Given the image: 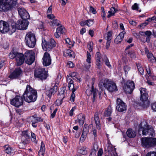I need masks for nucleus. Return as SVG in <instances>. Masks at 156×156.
Returning <instances> with one entry per match:
<instances>
[{"label": "nucleus", "instance_id": "nucleus-23", "mask_svg": "<svg viewBox=\"0 0 156 156\" xmlns=\"http://www.w3.org/2000/svg\"><path fill=\"white\" fill-rule=\"evenodd\" d=\"M15 59L16 61V65L20 66L24 63L25 60L24 55L23 54L19 53Z\"/></svg>", "mask_w": 156, "mask_h": 156}, {"label": "nucleus", "instance_id": "nucleus-44", "mask_svg": "<svg viewBox=\"0 0 156 156\" xmlns=\"http://www.w3.org/2000/svg\"><path fill=\"white\" fill-rule=\"evenodd\" d=\"M79 153L83 155H85L87 154V150L86 148L85 147H81L79 150Z\"/></svg>", "mask_w": 156, "mask_h": 156}, {"label": "nucleus", "instance_id": "nucleus-52", "mask_svg": "<svg viewBox=\"0 0 156 156\" xmlns=\"http://www.w3.org/2000/svg\"><path fill=\"white\" fill-rule=\"evenodd\" d=\"M60 98H61V99H57L56 101V104L58 106L61 105L62 103V101L63 98L61 97Z\"/></svg>", "mask_w": 156, "mask_h": 156}, {"label": "nucleus", "instance_id": "nucleus-42", "mask_svg": "<svg viewBox=\"0 0 156 156\" xmlns=\"http://www.w3.org/2000/svg\"><path fill=\"white\" fill-rule=\"evenodd\" d=\"M19 53L15 51H11L10 53L9 54V58L12 59L13 58H16V55L18 54Z\"/></svg>", "mask_w": 156, "mask_h": 156}, {"label": "nucleus", "instance_id": "nucleus-20", "mask_svg": "<svg viewBox=\"0 0 156 156\" xmlns=\"http://www.w3.org/2000/svg\"><path fill=\"white\" fill-rule=\"evenodd\" d=\"M89 126L87 124H85L84 125L82 133L80 138V140L83 142L85 140L89 133Z\"/></svg>", "mask_w": 156, "mask_h": 156}, {"label": "nucleus", "instance_id": "nucleus-11", "mask_svg": "<svg viewBox=\"0 0 156 156\" xmlns=\"http://www.w3.org/2000/svg\"><path fill=\"white\" fill-rule=\"evenodd\" d=\"M139 90L140 94V100L144 102V103H147V105H145L144 104L143 105L142 107L144 108H146L148 106V103L147 101L148 97L147 90L145 88L141 87L140 88Z\"/></svg>", "mask_w": 156, "mask_h": 156}, {"label": "nucleus", "instance_id": "nucleus-60", "mask_svg": "<svg viewBox=\"0 0 156 156\" xmlns=\"http://www.w3.org/2000/svg\"><path fill=\"white\" fill-rule=\"evenodd\" d=\"M76 109L75 107H73L72 108L70 111L69 112V115L70 116H72L73 115V112L74 110Z\"/></svg>", "mask_w": 156, "mask_h": 156}, {"label": "nucleus", "instance_id": "nucleus-58", "mask_svg": "<svg viewBox=\"0 0 156 156\" xmlns=\"http://www.w3.org/2000/svg\"><path fill=\"white\" fill-rule=\"evenodd\" d=\"M47 17L50 19L54 20L55 18V16L52 14H49L47 15Z\"/></svg>", "mask_w": 156, "mask_h": 156}, {"label": "nucleus", "instance_id": "nucleus-40", "mask_svg": "<svg viewBox=\"0 0 156 156\" xmlns=\"http://www.w3.org/2000/svg\"><path fill=\"white\" fill-rule=\"evenodd\" d=\"M56 30L57 32L61 34H65L66 32V30L64 27L61 25L57 28Z\"/></svg>", "mask_w": 156, "mask_h": 156}, {"label": "nucleus", "instance_id": "nucleus-46", "mask_svg": "<svg viewBox=\"0 0 156 156\" xmlns=\"http://www.w3.org/2000/svg\"><path fill=\"white\" fill-rule=\"evenodd\" d=\"M77 73L76 72H73L69 74V76L73 78V80H75L77 78Z\"/></svg>", "mask_w": 156, "mask_h": 156}, {"label": "nucleus", "instance_id": "nucleus-36", "mask_svg": "<svg viewBox=\"0 0 156 156\" xmlns=\"http://www.w3.org/2000/svg\"><path fill=\"white\" fill-rule=\"evenodd\" d=\"M67 90L66 87H64L60 88V91L59 92V94L62 95V98H64L65 96L67 95Z\"/></svg>", "mask_w": 156, "mask_h": 156}, {"label": "nucleus", "instance_id": "nucleus-3", "mask_svg": "<svg viewBox=\"0 0 156 156\" xmlns=\"http://www.w3.org/2000/svg\"><path fill=\"white\" fill-rule=\"evenodd\" d=\"M17 0H0V12H5L12 10Z\"/></svg>", "mask_w": 156, "mask_h": 156}, {"label": "nucleus", "instance_id": "nucleus-4", "mask_svg": "<svg viewBox=\"0 0 156 156\" xmlns=\"http://www.w3.org/2000/svg\"><path fill=\"white\" fill-rule=\"evenodd\" d=\"M138 133L143 135L148 134L149 136H153L154 135V131L153 128L151 126H149L146 121H143L140 124Z\"/></svg>", "mask_w": 156, "mask_h": 156}, {"label": "nucleus", "instance_id": "nucleus-43", "mask_svg": "<svg viewBox=\"0 0 156 156\" xmlns=\"http://www.w3.org/2000/svg\"><path fill=\"white\" fill-rule=\"evenodd\" d=\"M136 65L138 69V70L140 73L141 75H143L144 73V69L141 66V65L139 64H136Z\"/></svg>", "mask_w": 156, "mask_h": 156}, {"label": "nucleus", "instance_id": "nucleus-16", "mask_svg": "<svg viewBox=\"0 0 156 156\" xmlns=\"http://www.w3.org/2000/svg\"><path fill=\"white\" fill-rule=\"evenodd\" d=\"M22 74V71L20 68L16 69L9 76V77L11 80L17 79L20 77Z\"/></svg>", "mask_w": 156, "mask_h": 156}, {"label": "nucleus", "instance_id": "nucleus-12", "mask_svg": "<svg viewBox=\"0 0 156 156\" xmlns=\"http://www.w3.org/2000/svg\"><path fill=\"white\" fill-rule=\"evenodd\" d=\"M135 88V84L132 81H127L124 84L123 88L126 94H130Z\"/></svg>", "mask_w": 156, "mask_h": 156}, {"label": "nucleus", "instance_id": "nucleus-26", "mask_svg": "<svg viewBox=\"0 0 156 156\" xmlns=\"http://www.w3.org/2000/svg\"><path fill=\"white\" fill-rule=\"evenodd\" d=\"M144 52L147 55L148 60L151 62H153L156 58L149 51L147 47H146L144 48Z\"/></svg>", "mask_w": 156, "mask_h": 156}, {"label": "nucleus", "instance_id": "nucleus-29", "mask_svg": "<svg viewBox=\"0 0 156 156\" xmlns=\"http://www.w3.org/2000/svg\"><path fill=\"white\" fill-rule=\"evenodd\" d=\"M126 33L125 32L123 31L121 32L114 40V42L116 44H118L121 43L123 39L124 35Z\"/></svg>", "mask_w": 156, "mask_h": 156}, {"label": "nucleus", "instance_id": "nucleus-39", "mask_svg": "<svg viewBox=\"0 0 156 156\" xmlns=\"http://www.w3.org/2000/svg\"><path fill=\"white\" fill-rule=\"evenodd\" d=\"M51 26L55 27L61 25V22L59 20L57 19H55L51 21L49 23Z\"/></svg>", "mask_w": 156, "mask_h": 156}, {"label": "nucleus", "instance_id": "nucleus-50", "mask_svg": "<svg viewBox=\"0 0 156 156\" xmlns=\"http://www.w3.org/2000/svg\"><path fill=\"white\" fill-rule=\"evenodd\" d=\"M31 140L34 142H36V136L35 134L31 132Z\"/></svg>", "mask_w": 156, "mask_h": 156}, {"label": "nucleus", "instance_id": "nucleus-38", "mask_svg": "<svg viewBox=\"0 0 156 156\" xmlns=\"http://www.w3.org/2000/svg\"><path fill=\"white\" fill-rule=\"evenodd\" d=\"M112 112V107L109 106L105 111L104 113V115L105 116H110L111 115Z\"/></svg>", "mask_w": 156, "mask_h": 156}, {"label": "nucleus", "instance_id": "nucleus-45", "mask_svg": "<svg viewBox=\"0 0 156 156\" xmlns=\"http://www.w3.org/2000/svg\"><path fill=\"white\" fill-rule=\"evenodd\" d=\"M131 69L130 67L128 66H124L123 67V69L126 75L127 74L128 72Z\"/></svg>", "mask_w": 156, "mask_h": 156}, {"label": "nucleus", "instance_id": "nucleus-54", "mask_svg": "<svg viewBox=\"0 0 156 156\" xmlns=\"http://www.w3.org/2000/svg\"><path fill=\"white\" fill-rule=\"evenodd\" d=\"M105 64L109 68L111 67V66L109 60L107 57L105 58Z\"/></svg>", "mask_w": 156, "mask_h": 156}, {"label": "nucleus", "instance_id": "nucleus-47", "mask_svg": "<svg viewBox=\"0 0 156 156\" xmlns=\"http://www.w3.org/2000/svg\"><path fill=\"white\" fill-rule=\"evenodd\" d=\"M87 22V25L88 27H90L94 23V21L92 20H86Z\"/></svg>", "mask_w": 156, "mask_h": 156}, {"label": "nucleus", "instance_id": "nucleus-14", "mask_svg": "<svg viewBox=\"0 0 156 156\" xmlns=\"http://www.w3.org/2000/svg\"><path fill=\"white\" fill-rule=\"evenodd\" d=\"M117 106L116 108L119 112H122L126 110V105L120 98H117L116 100Z\"/></svg>", "mask_w": 156, "mask_h": 156}, {"label": "nucleus", "instance_id": "nucleus-48", "mask_svg": "<svg viewBox=\"0 0 156 156\" xmlns=\"http://www.w3.org/2000/svg\"><path fill=\"white\" fill-rule=\"evenodd\" d=\"M65 41L66 44H67L70 45H72V46H73L74 42L73 43L72 41H70V39L69 38H67L66 39H65Z\"/></svg>", "mask_w": 156, "mask_h": 156}, {"label": "nucleus", "instance_id": "nucleus-49", "mask_svg": "<svg viewBox=\"0 0 156 156\" xmlns=\"http://www.w3.org/2000/svg\"><path fill=\"white\" fill-rule=\"evenodd\" d=\"M87 62L90 64V63L91 55L90 53L88 52H87Z\"/></svg>", "mask_w": 156, "mask_h": 156}, {"label": "nucleus", "instance_id": "nucleus-28", "mask_svg": "<svg viewBox=\"0 0 156 156\" xmlns=\"http://www.w3.org/2000/svg\"><path fill=\"white\" fill-rule=\"evenodd\" d=\"M98 90L96 89H94L93 85H92L91 90L87 89L86 91V93L87 94H89V95L91 94H93V100H92V102H94V99L96 96L97 95V92Z\"/></svg>", "mask_w": 156, "mask_h": 156}, {"label": "nucleus", "instance_id": "nucleus-18", "mask_svg": "<svg viewBox=\"0 0 156 156\" xmlns=\"http://www.w3.org/2000/svg\"><path fill=\"white\" fill-rule=\"evenodd\" d=\"M139 34L141 36L144 37L145 36H146V38L145 40L144 39L141 40V41L142 42L144 43H145L146 42L147 43H149L150 42L151 38V36L152 35V33L151 31H146L145 32L140 31L139 32Z\"/></svg>", "mask_w": 156, "mask_h": 156}, {"label": "nucleus", "instance_id": "nucleus-25", "mask_svg": "<svg viewBox=\"0 0 156 156\" xmlns=\"http://www.w3.org/2000/svg\"><path fill=\"white\" fill-rule=\"evenodd\" d=\"M16 25V23L14 22L10 24H8L7 28L8 30L7 31V32H8L10 35L12 34L13 33L16 31L17 29Z\"/></svg>", "mask_w": 156, "mask_h": 156}, {"label": "nucleus", "instance_id": "nucleus-5", "mask_svg": "<svg viewBox=\"0 0 156 156\" xmlns=\"http://www.w3.org/2000/svg\"><path fill=\"white\" fill-rule=\"evenodd\" d=\"M36 41L35 34L31 32L27 33L25 37L26 45L30 48L34 47Z\"/></svg>", "mask_w": 156, "mask_h": 156}, {"label": "nucleus", "instance_id": "nucleus-64", "mask_svg": "<svg viewBox=\"0 0 156 156\" xmlns=\"http://www.w3.org/2000/svg\"><path fill=\"white\" fill-rule=\"evenodd\" d=\"M103 154V151L102 149H100L98 153V156H101Z\"/></svg>", "mask_w": 156, "mask_h": 156}, {"label": "nucleus", "instance_id": "nucleus-37", "mask_svg": "<svg viewBox=\"0 0 156 156\" xmlns=\"http://www.w3.org/2000/svg\"><path fill=\"white\" fill-rule=\"evenodd\" d=\"M45 149L44 144L43 142H42L40 147V150L38 152V155L39 156H44Z\"/></svg>", "mask_w": 156, "mask_h": 156}, {"label": "nucleus", "instance_id": "nucleus-21", "mask_svg": "<svg viewBox=\"0 0 156 156\" xmlns=\"http://www.w3.org/2000/svg\"><path fill=\"white\" fill-rule=\"evenodd\" d=\"M58 87L55 85L49 89L46 90L45 91V94L50 98L52 95H54L57 91Z\"/></svg>", "mask_w": 156, "mask_h": 156}, {"label": "nucleus", "instance_id": "nucleus-30", "mask_svg": "<svg viewBox=\"0 0 156 156\" xmlns=\"http://www.w3.org/2000/svg\"><path fill=\"white\" fill-rule=\"evenodd\" d=\"M94 120L95 123L96 127L99 130L100 128V122L99 117V113L98 112L95 113L94 115Z\"/></svg>", "mask_w": 156, "mask_h": 156}, {"label": "nucleus", "instance_id": "nucleus-55", "mask_svg": "<svg viewBox=\"0 0 156 156\" xmlns=\"http://www.w3.org/2000/svg\"><path fill=\"white\" fill-rule=\"evenodd\" d=\"M90 11L94 14H95L97 12L96 10L92 6H90Z\"/></svg>", "mask_w": 156, "mask_h": 156}, {"label": "nucleus", "instance_id": "nucleus-19", "mask_svg": "<svg viewBox=\"0 0 156 156\" xmlns=\"http://www.w3.org/2000/svg\"><path fill=\"white\" fill-rule=\"evenodd\" d=\"M19 14L21 17L24 20H27L30 18L29 13L23 8H19L18 9Z\"/></svg>", "mask_w": 156, "mask_h": 156}, {"label": "nucleus", "instance_id": "nucleus-63", "mask_svg": "<svg viewBox=\"0 0 156 156\" xmlns=\"http://www.w3.org/2000/svg\"><path fill=\"white\" fill-rule=\"evenodd\" d=\"M129 23L131 25L133 26H136V23L134 21H129Z\"/></svg>", "mask_w": 156, "mask_h": 156}, {"label": "nucleus", "instance_id": "nucleus-22", "mask_svg": "<svg viewBox=\"0 0 156 156\" xmlns=\"http://www.w3.org/2000/svg\"><path fill=\"white\" fill-rule=\"evenodd\" d=\"M22 139L24 144H27L30 140V135L27 130H25L22 132Z\"/></svg>", "mask_w": 156, "mask_h": 156}, {"label": "nucleus", "instance_id": "nucleus-27", "mask_svg": "<svg viewBox=\"0 0 156 156\" xmlns=\"http://www.w3.org/2000/svg\"><path fill=\"white\" fill-rule=\"evenodd\" d=\"M112 31H110L107 32L106 34V39L107 42L106 43V48L108 49L109 47L111 40L112 39Z\"/></svg>", "mask_w": 156, "mask_h": 156}, {"label": "nucleus", "instance_id": "nucleus-2", "mask_svg": "<svg viewBox=\"0 0 156 156\" xmlns=\"http://www.w3.org/2000/svg\"><path fill=\"white\" fill-rule=\"evenodd\" d=\"M98 86L101 90L99 92L100 96L101 94V92L103 91L104 88H106L110 92H113L118 90L115 83L107 79L101 80L99 83Z\"/></svg>", "mask_w": 156, "mask_h": 156}, {"label": "nucleus", "instance_id": "nucleus-10", "mask_svg": "<svg viewBox=\"0 0 156 156\" xmlns=\"http://www.w3.org/2000/svg\"><path fill=\"white\" fill-rule=\"evenodd\" d=\"M34 53L32 50H28L24 54V59L26 63L31 65L34 61L35 59Z\"/></svg>", "mask_w": 156, "mask_h": 156}, {"label": "nucleus", "instance_id": "nucleus-9", "mask_svg": "<svg viewBox=\"0 0 156 156\" xmlns=\"http://www.w3.org/2000/svg\"><path fill=\"white\" fill-rule=\"evenodd\" d=\"M66 80L68 83V87L69 90H72V93L71 95L70 100L72 102H73L75 97V95L74 92L77 90L78 87H74L73 84V80L69 77V76L67 75L66 77Z\"/></svg>", "mask_w": 156, "mask_h": 156}, {"label": "nucleus", "instance_id": "nucleus-59", "mask_svg": "<svg viewBox=\"0 0 156 156\" xmlns=\"http://www.w3.org/2000/svg\"><path fill=\"white\" fill-rule=\"evenodd\" d=\"M151 108L154 111H156V102L151 104Z\"/></svg>", "mask_w": 156, "mask_h": 156}, {"label": "nucleus", "instance_id": "nucleus-62", "mask_svg": "<svg viewBox=\"0 0 156 156\" xmlns=\"http://www.w3.org/2000/svg\"><path fill=\"white\" fill-rule=\"evenodd\" d=\"M89 156H96V151L95 150L92 151L90 154Z\"/></svg>", "mask_w": 156, "mask_h": 156}, {"label": "nucleus", "instance_id": "nucleus-7", "mask_svg": "<svg viewBox=\"0 0 156 156\" xmlns=\"http://www.w3.org/2000/svg\"><path fill=\"white\" fill-rule=\"evenodd\" d=\"M141 142L144 147L150 148L156 145V138L145 137L141 139Z\"/></svg>", "mask_w": 156, "mask_h": 156}, {"label": "nucleus", "instance_id": "nucleus-33", "mask_svg": "<svg viewBox=\"0 0 156 156\" xmlns=\"http://www.w3.org/2000/svg\"><path fill=\"white\" fill-rule=\"evenodd\" d=\"M4 151L7 154L11 155L14 152V150L9 145H7L4 146Z\"/></svg>", "mask_w": 156, "mask_h": 156}, {"label": "nucleus", "instance_id": "nucleus-31", "mask_svg": "<svg viewBox=\"0 0 156 156\" xmlns=\"http://www.w3.org/2000/svg\"><path fill=\"white\" fill-rule=\"evenodd\" d=\"M85 119L84 115L81 113L78 115L77 120H76V121L80 125H82L84 123Z\"/></svg>", "mask_w": 156, "mask_h": 156}, {"label": "nucleus", "instance_id": "nucleus-41", "mask_svg": "<svg viewBox=\"0 0 156 156\" xmlns=\"http://www.w3.org/2000/svg\"><path fill=\"white\" fill-rule=\"evenodd\" d=\"M117 11V10L115 9L114 7H112L111 8L110 10L108 11V13L109 14H108L107 17L109 18L111 16H113L114 15L115 13Z\"/></svg>", "mask_w": 156, "mask_h": 156}, {"label": "nucleus", "instance_id": "nucleus-34", "mask_svg": "<svg viewBox=\"0 0 156 156\" xmlns=\"http://www.w3.org/2000/svg\"><path fill=\"white\" fill-rule=\"evenodd\" d=\"M107 150L109 153V155L110 156H118L115 149L112 147L111 146H109L107 148Z\"/></svg>", "mask_w": 156, "mask_h": 156}, {"label": "nucleus", "instance_id": "nucleus-32", "mask_svg": "<svg viewBox=\"0 0 156 156\" xmlns=\"http://www.w3.org/2000/svg\"><path fill=\"white\" fill-rule=\"evenodd\" d=\"M126 133L127 136L130 138L134 137L136 135V132L130 128L127 129Z\"/></svg>", "mask_w": 156, "mask_h": 156}, {"label": "nucleus", "instance_id": "nucleus-56", "mask_svg": "<svg viewBox=\"0 0 156 156\" xmlns=\"http://www.w3.org/2000/svg\"><path fill=\"white\" fill-rule=\"evenodd\" d=\"M31 122H37V117H34V116H32L31 118Z\"/></svg>", "mask_w": 156, "mask_h": 156}, {"label": "nucleus", "instance_id": "nucleus-15", "mask_svg": "<svg viewBox=\"0 0 156 156\" xmlns=\"http://www.w3.org/2000/svg\"><path fill=\"white\" fill-rule=\"evenodd\" d=\"M29 24L28 21L26 20H19L16 23L17 29L20 30H26Z\"/></svg>", "mask_w": 156, "mask_h": 156}, {"label": "nucleus", "instance_id": "nucleus-6", "mask_svg": "<svg viewBox=\"0 0 156 156\" xmlns=\"http://www.w3.org/2000/svg\"><path fill=\"white\" fill-rule=\"evenodd\" d=\"M34 76L35 77L43 80L46 79L48 74L44 68H39L35 70Z\"/></svg>", "mask_w": 156, "mask_h": 156}, {"label": "nucleus", "instance_id": "nucleus-1", "mask_svg": "<svg viewBox=\"0 0 156 156\" xmlns=\"http://www.w3.org/2000/svg\"><path fill=\"white\" fill-rule=\"evenodd\" d=\"M37 92L36 90L32 88L30 85H27L25 90L23 94L24 100L29 103L34 102L37 99Z\"/></svg>", "mask_w": 156, "mask_h": 156}, {"label": "nucleus", "instance_id": "nucleus-53", "mask_svg": "<svg viewBox=\"0 0 156 156\" xmlns=\"http://www.w3.org/2000/svg\"><path fill=\"white\" fill-rule=\"evenodd\" d=\"M148 23L147 22V21H145L143 23L139 25L138 26L140 28H144L146 25H147Z\"/></svg>", "mask_w": 156, "mask_h": 156}, {"label": "nucleus", "instance_id": "nucleus-61", "mask_svg": "<svg viewBox=\"0 0 156 156\" xmlns=\"http://www.w3.org/2000/svg\"><path fill=\"white\" fill-rule=\"evenodd\" d=\"M57 109L56 108L53 112L51 114V117L52 118H54L55 115L57 111Z\"/></svg>", "mask_w": 156, "mask_h": 156}, {"label": "nucleus", "instance_id": "nucleus-13", "mask_svg": "<svg viewBox=\"0 0 156 156\" xmlns=\"http://www.w3.org/2000/svg\"><path fill=\"white\" fill-rule=\"evenodd\" d=\"M23 99L22 97L16 96L15 98L10 100V104L16 107L22 105L23 103Z\"/></svg>", "mask_w": 156, "mask_h": 156}, {"label": "nucleus", "instance_id": "nucleus-8", "mask_svg": "<svg viewBox=\"0 0 156 156\" xmlns=\"http://www.w3.org/2000/svg\"><path fill=\"white\" fill-rule=\"evenodd\" d=\"M56 42L53 39H51L48 41L42 40V46L43 50L46 51H51L53 48L55 47Z\"/></svg>", "mask_w": 156, "mask_h": 156}, {"label": "nucleus", "instance_id": "nucleus-51", "mask_svg": "<svg viewBox=\"0 0 156 156\" xmlns=\"http://www.w3.org/2000/svg\"><path fill=\"white\" fill-rule=\"evenodd\" d=\"M128 54L129 56L131 58H134L135 57V54L133 51H130Z\"/></svg>", "mask_w": 156, "mask_h": 156}, {"label": "nucleus", "instance_id": "nucleus-24", "mask_svg": "<svg viewBox=\"0 0 156 156\" xmlns=\"http://www.w3.org/2000/svg\"><path fill=\"white\" fill-rule=\"evenodd\" d=\"M8 23L3 20L0 21V32L2 33H7Z\"/></svg>", "mask_w": 156, "mask_h": 156}, {"label": "nucleus", "instance_id": "nucleus-57", "mask_svg": "<svg viewBox=\"0 0 156 156\" xmlns=\"http://www.w3.org/2000/svg\"><path fill=\"white\" fill-rule=\"evenodd\" d=\"M132 9L134 10H138L139 7L138 4L136 3H134L132 6Z\"/></svg>", "mask_w": 156, "mask_h": 156}, {"label": "nucleus", "instance_id": "nucleus-17", "mask_svg": "<svg viewBox=\"0 0 156 156\" xmlns=\"http://www.w3.org/2000/svg\"><path fill=\"white\" fill-rule=\"evenodd\" d=\"M42 60L43 64L44 66H49L51 63V60L50 55L47 52L44 54Z\"/></svg>", "mask_w": 156, "mask_h": 156}, {"label": "nucleus", "instance_id": "nucleus-35", "mask_svg": "<svg viewBox=\"0 0 156 156\" xmlns=\"http://www.w3.org/2000/svg\"><path fill=\"white\" fill-rule=\"evenodd\" d=\"M101 57V55L100 52H97L96 55V63L97 68L99 69L101 67L100 64Z\"/></svg>", "mask_w": 156, "mask_h": 156}]
</instances>
